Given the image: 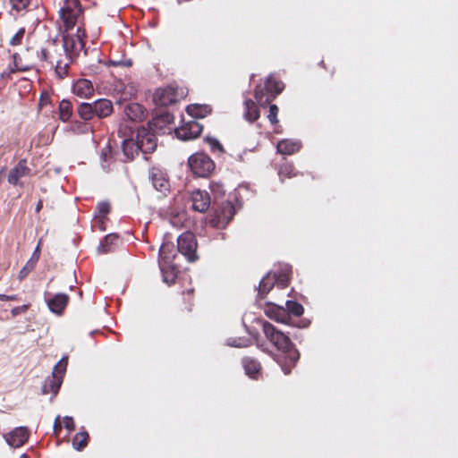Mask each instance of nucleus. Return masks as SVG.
<instances>
[{
  "label": "nucleus",
  "instance_id": "49",
  "mask_svg": "<svg viewBox=\"0 0 458 458\" xmlns=\"http://www.w3.org/2000/svg\"><path fill=\"white\" fill-rule=\"evenodd\" d=\"M29 308H30V304H24V305H21V306L14 307L11 310L12 316L13 317H17L18 315H20L21 313H25L29 310Z\"/></svg>",
  "mask_w": 458,
  "mask_h": 458
},
{
  "label": "nucleus",
  "instance_id": "57",
  "mask_svg": "<svg viewBox=\"0 0 458 458\" xmlns=\"http://www.w3.org/2000/svg\"><path fill=\"white\" fill-rule=\"evenodd\" d=\"M42 207H43V201H42V199H39L36 206V208H35L36 213H39L40 210L42 209Z\"/></svg>",
  "mask_w": 458,
  "mask_h": 458
},
{
  "label": "nucleus",
  "instance_id": "27",
  "mask_svg": "<svg viewBox=\"0 0 458 458\" xmlns=\"http://www.w3.org/2000/svg\"><path fill=\"white\" fill-rule=\"evenodd\" d=\"M243 116L247 121H249L250 123H253L259 118V116H260L259 110L256 103L253 100L247 99L244 101Z\"/></svg>",
  "mask_w": 458,
  "mask_h": 458
},
{
  "label": "nucleus",
  "instance_id": "12",
  "mask_svg": "<svg viewBox=\"0 0 458 458\" xmlns=\"http://www.w3.org/2000/svg\"><path fill=\"white\" fill-rule=\"evenodd\" d=\"M174 115L168 111H163L157 114L150 122L148 128L157 133H165L167 125L174 123Z\"/></svg>",
  "mask_w": 458,
  "mask_h": 458
},
{
  "label": "nucleus",
  "instance_id": "2",
  "mask_svg": "<svg viewBox=\"0 0 458 458\" xmlns=\"http://www.w3.org/2000/svg\"><path fill=\"white\" fill-rule=\"evenodd\" d=\"M37 56L42 66L54 68L57 78L63 80L69 73L70 62H66L60 46L55 41L47 42L37 52Z\"/></svg>",
  "mask_w": 458,
  "mask_h": 458
},
{
  "label": "nucleus",
  "instance_id": "45",
  "mask_svg": "<svg viewBox=\"0 0 458 458\" xmlns=\"http://www.w3.org/2000/svg\"><path fill=\"white\" fill-rule=\"evenodd\" d=\"M13 64L15 66V70L16 71L25 72V71H28L30 69V67L28 65H22L21 64V55L18 53H15L13 55Z\"/></svg>",
  "mask_w": 458,
  "mask_h": 458
},
{
  "label": "nucleus",
  "instance_id": "54",
  "mask_svg": "<svg viewBox=\"0 0 458 458\" xmlns=\"http://www.w3.org/2000/svg\"><path fill=\"white\" fill-rule=\"evenodd\" d=\"M18 295L0 294V301H18Z\"/></svg>",
  "mask_w": 458,
  "mask_h": 458
},
{
  "label": "nucleus",
  "instance_id": "9",
  "mask_svg": "<svg viewBox=\"0 0 458 458\" xmlns=\"http://www.w3.org/2000/svg\"><path fill=\"white\" fill-rule=\"evenodd\" d=\"M156 133L150 129L141 128L137 131L136 140L143 154L153 153L157 146Z\"/></svg>",
  "mask_w": 458,
  "mask_h": 458
},
{
  "label": "nucleus",
  "instance_id": "26",
  "mask_svg": "<svg viewBox=\"0 0 458 458\" xmlns=\"http://www.w3.org/2000/svg\"><path fill=\"white\" fill-rule=\"evenodd\" d=\"M301 144L292 140H282L277 143V152L284 155H293L299 151Z\"/></svg>",
  "mask_w": 458,
  "mask_h": 458
},
{
  "label": "nucleus",
  "instance_id": "33",
  "mask_svg": "<svg viewBox=\"0 0 458 458\" xmlns=\"http://www.w3.org/2000/svg\"><path fill=\"white\" fill-rule=\"evenodd\" d=\"M278 174L281 177L282 181H284V178H292L297 176L298 173L296 172L295 167L293 164L284 163L281 165Z\"/></svg>",
  "mask_w": 458,
  "mask_h": 458
},
{
  "label": "nucleus",
  "instance_id": "41",
  "mask_svg": "<svg viewBox=\"0 0 458 458\" xmlns=\"http://www.w3.org/2000/svg\"><path fill=\"white\" fill-rule=\"evenodd\" d=\"M25 35V29L21 28L10 39L9 44L13 47L20 46Z\"/></svg>",
  "mask_w": 458,
  "mask_h": 458
},
{
  "label": "nucleus",
  "instance_id": "52",
  "mask_svg": "<svg viewBox=\"0 0 458 458\" xmlns=\"http://www.w3.org/2000/svg\"><path fill=\"white\" fill-rule=\"evenodd\" d=\"M62 430V425H61V421H60V418L57 417L55 420V423H54V431H55V434L57 436L60 431Z\"/></svg>",
  "mask_w": 458,
  "mask_h": 458
},
{
  "label": "nucleus",
  "instance_id": "14",
  "mask_svg": "<svg viewBox=\"0 0 458 458\" xmlns=\"http://www.w3.org/2000/svg\"><path fill=\"white\" fill-rule=\"evenodd\" d=\"M154 101L162 106L172 105L177 101L176 91L173 87L158 89L154 94Z\"/></svg>",
  "mask_w": 458,
  "mask_h": 458
},
{
  "label": "nucleus",
  "instance_id": "23",
  "mask_svg": "<svg viewBox=\"0 0 458 458\" xmlns=\"http://www.w3.org/2000/svg\"><path fill=\"white\" fill-rule=\"evenodd\" d=\"M187 114L192 118H204L212 113L209 105L191 104L186 107Z\"/></svg>",
  "mask_w": 458,
  "mask_h": 458
},
{
  "label": "nucleus",
  "instance_id": "55",
  "mask_svg": "<svg viewBox=\"0 0 458 458\" xmlns=\"http://www.w3.org/2000/svg\"><path fill=\"white\" fill-rule=\"evenodd\" d=\"M39 253H40V250H39V246L38 245L36 250H34L31 258L29 260H35V264H37V262L39 259Z\"/></svg>",
  "mask_w": 458,
  "mask_h": 458
},
{
  "label": "nucleus",
  "instance_id": "51",
  "mask_svg": "<svg viewBox=\"0 0 458 458\" xmlns=\"http://www.w3.org/2000/svg\"><path fill=\"white\" fill-rule=\"evenodd\" d=\"M73 37L81 39V41H85V38L87 37L85 29L82 26H79L76 33L73 34Z\"/></svg>",
  "mask_w": 458,
  "mask_h": 458
},
{
  "label": "nucleus",
  "instance_id": "50",
  "mask_svg": "<svg viewBox=\"0 0 458 458\" xmlns=\"http://www.w3.org/2000/svg\"><path fill=\"white\" fill-rule=\"evenodd\" d=\"M64 425L69 431H72L75 429V424H74L73 419L72 417H68V416L64 417Z\"/></svg>",
  "mask_w": 458,
  "mask_h": 458
},
{
  "label": "nucleus",
  "instance_id": "1",
  "mask_svg": "<svg viewBox=\"0 0 458 458\" xmlns=\"http://www.w3.org/2000/svg\"><path fill=\"white\" fill-rule=\"evenodd\" d=\"M262 331L273 346L281 352L282 354L276 359V361L284 373L290 374L300 359V352L295 348L294 344L288 335L269 322L265 321L263 323Z\"/></svg>",
  "mask_w": 458,
  "mask_h": 458
},
{
  "label": "nucleus",
  "instance_id": "13",
  "mask_svg": "<svg viewBox=\"0 0 458 458\" xmlns=\"http://www.w3.org/2000/svg\"><path fill=\"white\" fill-rule=\"evenodd\" d=\"M264 312L270 319L279 323L288 324L291 320V317L284 307L274 304L272 302H267L266 304Z\"/></svg>",
  "mask_w": 458,
  "mask_h": 458
},
{
  "label": "nucleus",
  "instance_id": "58",
  "mask_svg": "<svg viewBox=\"0 0 458 458\" xmlns=\"http://www.w3.org/2000/svg\"><path fill=\"white\" fill-rule=\"evenodd\" d=\"M20 458H29V456H28L27 454H24L21 455V457H20Z\"/></svg>",
  "mask_w": 458,
  "mask_h": 458
},
{
  "label": "nucleus",
  "instance_id": "34",
  "mask_svg": "<svg viewBox=\"0 0 458 458\" xmlns=\"http://www.w3.org/2000/svg\"><path fill=\"white\" fill-rule=\"evenodd\" d=\"M286 308H284L287 310V313L289 316L292 314L295 317H300L303 314L304 309L302 305L297 301H287L285 303Z\"/></svg>",
  "mask_w": 458,
  "mask_h": 458
},
{
  "label": "nucleus",
  "instance_id": "28",
  "mask_svg": "<svg viewBox=\"0 0 458 458\" xmlns=\"http://www.w3.org/2000/svg\"><path fill=\"white\" fill-rule=\"evenodd\" d=\"M62 380L56 377H54V376L47 377L45 380V383L42 387V393L47 394L49 393H53L54 394H56L61 387Z\"/></svg>",
  "mask_w": 458,
  "mask_h": 458
},
{
  "label": "nucleus",
  "instance_id": "8",
  "mask_svg": "<svg viewBox=\"0 0 458 458\" xmlns=\"http://www.w3.org/2000/svg\"><path fill=\"white\" fill-rule=\"evenodd\" d=\"M234 214L235 210L232 203H223L212 215L209 224L215 228L223 229L230 223Z\"/></svg>",
  "mask_w": 458,
  "mask_h": 458
},
{
  "label": "nucleus",
  "instance_id": "39",
  "mask_svg": "<svg viewBox=\"0 0 458 458\" xmlns=\"http://www.w3.org/2000/svg\"><path fill=\"white\" fill-rule=\"evenodd\" d=\"M35 260H28L25 266L19 272V279L21 281L35 268Z\"/></svg>",
  "mask_w": 458,
  "mask_h": 458
},
{
  "label": "nucleus",
  "instance_id": "17",
  "mask_svg": "<svg viewBox=\"0 0 458 458\" xmlns=\"http://www.w3.org/2000/svg\"><path fill=\"white\" fill-rule=\"evenodd\" d=\"M149 180L157 191L162 193H165L167 191H169V181L165 178L161 170L157 168L150 169Z\"/></svg>",
  "mask_w": 458,
  "mask_h": 458
},
{
  "label": "nucleus",
  "instance_id": "38",
  "mask_svg": "<svg viewBox=\"0 0 458 458\" xmlns=\"http://www.w3.org/2000/svg\"><path fill=\"white\" fill-rule=\"evenodd\" d=\"M164 281L169 284H174L176 279V272L174 267L161 268Z\"/></svg>",
  "mask_w": 458,
  "mask_h": 458
},
{
  "label": "nucleus",
  "instance_id": "24",
  "mask_svg": "<svg viewBox=\"0 0 458 458\" xmlns=\"http://www.w3.org/2000/svg\"><path fill=\"white\" fill-rule=\"evenodd\" d=\"M276 282V279L273 275L267 274L259 282L258 288V297L259 299H265L267 293L273 289Z\"/></svg>",
  "mask_w": 458,
  "mask_h": 458
},
{
  "label": "nucleus",
  "instance_id": "46",
  "mask_svg": "<svg viewBox=\"0 0 458 458\" xmlns=\"http://www.w3.org/2000/svg\"><path fill=\"white\" fill-rule=\"evenodd\" d=\"M101 159L103 162H110L113 159V151L109 144L102 149Z\"/></svg>",
  "mask_w": 458,
  "mask_h": 458
},
{
  "label": "nucleus",
  "instance_id": "7",
  "mask_svg": "<svg viewBox=\"0 0 458 458\" xmlns=\"http://www.w3.org/2000/svg\"><path fill=\"white\" fill-rule=\"evenodd\" d=\"M66 62H70V64L73 63L80 53L85 47V41L76 38L73 34H66L63 36V46L60 47Z\"/></svg>",
  "mask_w": 458,
  "mask_h": 458
},
{
  "label": "nucleus",
  "instance_id": "35",
  "mask_svg": "<svg viewBox=\"0 0 458 458\" xmlns=\"http://www.w3.org/2000/svg\"><path fill=\"white\" fill-rule=\"evenodd\" d=\"M67 364H68V358L63 357L58 361V363L55 366L53 372H52V376H54V377H56V378H59V377H60V379L63 381L64 375L66 371Z\"/></svg>",
  "mask_w": 458,
  "mask_h": 458
},
{
  "label": "nucleus",
  "instance_id": "4",
  "mask_svg": "<svg viewBox=\"0 0 458 458\" xmlns=\"http://www.w3.org/2000/svg\"><path fill=\"white\" fill-rule=\"evenodd\" d=\"M191 171L199 177H208L215 170L214 161L205 153L197 152L188 159Z\"/></svg>",
  "mask_w": 458,
  "mask_h": 458
},
{
  "label": "nucleus",
  "instance_id": "18",
  "mask_svg": "<svg viewBox=\"0 0 458 458\" xmlns=\"http://www.w3.org/2000/svg\"><path fill=\"white\" fill-rule=\"evenodd\" d=\"M72 92L81 98H89L94 94V87L89 80L79 79L72 85Z\"/></svg>",
  "mask_w": 458,
  "mask_h": 458
},
{
  "label": "nucleus",
  "instance_id": "37",
  "mask_svg": "<svg viewBox=\"0 0 458 458\" xmlns=\"http://www.w3.org/2000/svg\"><path fill=\"white\" fill-rule=\"evenodd\" d=\"M273 276L276 279V284L278 288L284 289L290 284V275L288 272H282L278 275L274 274Z\"/></svg>",
  "mask_w": 458,
  "mask_h": 458
},
{
  "label": "nucleus",
  "instance_id": "22",
  "mask_svg": "<svg viewBox=\"0 0 458 458\" xmlns=\"http://www.w3.org/2000/svg\"><path fill=\"white\" fill-rule=\"evenodd\" d=\"M126 116L133 122H140L145 118V109L138 103H130L124 108Z\"/></svg>",
  "mask_w": 458,
  "mask_h": 458
},
{
  "label": "nucleus",
  "instance_id": "40",
  "mask_svg": "<svg viewBox=\"0 0 458 458\" xmlns=\"http://www.w3.org/2000/svg\"><path fill=\"white\" fill-rule=\"evenodd\" d=\"M118 237L115 234H108L104 238V242L101 243V248L103 249V252L107 253L111 250V248L108 245L114 244L117 241Z\"/></svg>",
  "mask_w": 458,
  "mask_h": 458
},
{
  "label": "nucleus",
  "instance_id": "32",
  "mask_svg": "<svg viewBox=\"0 0 458 458\" xmlns=\"http://www.w3.org/2000/svg\"><path fill=\"white\" fill-rule=\"evenodd\" d=\"M89 434L86 431L78 432L72 439V445L76 450L81 451L87 446Z\"/></svg>",
  "mask_w": 458,
  "mask_h": 458
},
{
  "label": "nucleus",
  "instance_id": "31",
  "mask_svg": "<svg viewBox=\"0 0 458 458\" xmlns=\"http://www.w3.org/2000/svg\"><path fill=\"white\" fill-rule=\"evenodd\" d=\"M77 113L79 117L85 122L91 120L95 116L91 103H81L77 107Z\"/></svg>",
  "mask_w": 458,
  "mask_h": 458
},
{
  "label": "nucleus",
  "instance_id": "43",
  "mask_svg": "<svg viewBox=\"0 0 458 458\" xmlns=\"http://www.w3.org/2000/svg\"><path fill=\"white\" fill-rule=\"evenodd\" d=\"M206 141L209 144L212 152H223L222 144L215 138L207 137Z\"/></svg>",
  "mask_w": 458,
  "mask_h": 458
},
{
  "label": "nucleus",
  "instance_id": "3",
  "mask_svg": "<svg viewBox=\"0 0 458 458\" xmlns=\"http://www.w3.org/2000/svg\"><path fill=\"white\" fill-rule=\"evenodd\" d=\"M284 84L274 76H268L264 84H259L254 90V97L258 104L266 106L270 104L284 89Z\"/></svg>",
  "mask_w": 458,
  "mask_h": 458
},
{
  "label": "nucleus",
  "instance_id": "6",
  "mask_svg": "<svg viewBox=\"0 0 458 458\" xmlns=\"http://www.w3.org/2000/svg\"><path fill=\"white\" fill-rule=\"evenodd\" d=\"M197 245L196 237L191 232H184L177 239L178 251L190 262L198 259Z\"/></svg>",
  "mask_w": 458,
  "mask_h": 458
},
{
  "label": "nucleus",
  "instance_id": "56",
  "mask_svg": "<svg viewBox=\"0 0 458 458\" xmlns=\"http://www.w3.org/2000/svg\"><path fill=\"white\" fill-rule=\"evenodd\" d=\"M49 103V96L48 94H42L40 98H39V105L40 106H45L47 104Z\"/></svg>",
  "mask_w": 458,
  "mask_h": 458
},
{
  "label": "nucleus",
  "instance_id": "48",
  "mask_svg": "<svg viewBox=\"0 0 458 458\" xmlns=\"http://www.w3.org/2000/svg\"><path fill=\"white\" fill-rule=\"evenodd\" d=\"M173 250V246L172 245H169V244H166V243H164L161 245L160 247V250H159V256L162 258V259H169L168 257V253L171 252Z\"/></svg>",
  "mask_w": 458,
  "mask_h": 458
},
{
  "label": "nucleus",
  "instance_id": "15",
  "mask_svg": "<svg viewBox=\"0 0 458 458\" xmlns=\"http://www.w3.org/2000/svg\"><path fill=\"white\" fill-rule=\"evenodd\" d=\"M69 296L65 293H56L47 299L48 309L55 314L62 315L69 303Z\"/></svg>",
  "mask_w": 458,
  "mask_h": 458
},
{
  "label": "nucleus",
  "instance_id": "11",
  "mask_svg": "<svg viewBox=\"0 0 458 458\" xmlns=\"http://www.w3.org/2000/svg\"><path fill=\"white\" fill-rule=\"evenodd\" d=\"M30 437V430L27 427H18L5 436L7 444L14 448L22 446Z\"/></svg>",
  "mask_w": 458,
  "mask_h": 458
},
{
  "label": "nucleus",
  "instance_id": "42",
  "mask_svg": "<svg viewBox=\"0 0 458 458\" xmlns=\"http://www.w3.org/2000/svg\"><path fill=\"white\" fill-rule=\"evenodd\" d=\"M10 3L13 10L21 12L29 6L30 0H10Z\"/></svg>",
  "mask_w": 458,
  "mask_h": 458
},
{
  "label": "nucleus",
  "instance_id": "44",
  "mask_svg": "<svg viewBox=\"0 0 458 458\" xmlns=\"http://www.w3.org/2000/svg\"><path fill=\"white\" fill-rule=\"evenodd\" d=\"M278 107L276 105H270L269 106V112L267 118L270 121L271 123L275 124L278 123L277 114H278Z\"/></svg>",
  "mask_w": 458,
  "mask_h": 458
},
{
  "label": "nucleus",
  "instance_id": "36",
  "mask_svg": "<svg viewBox=\"0 0 458 458\" xmlns=\"http://www.w3.org/2000/svg\"><path fill=\"white\" fill-rule=\"evenodd\" d=\"M71 131L77 134H86L92 131V128L85 121H73L71 123Z\"/></svg>",
  "mask_w": 458,
  "mask_h": 458
},
{
  "label": "nucleus",
  "instance_id": "20",
  "mask_svg": "<svg viewBox=\"0 0 458 458\" xmlns=\"http://www.w3.org/2000/svg\"><path fill=\"white\" fill-rule=\"evenodd\" d=\"M91 106L94 108L95 116L100 119L109 116L114 110L112 102L106 98L98 99L91 103Z\"/></svg>",
  "mask_w": 458,
  "mask_h": 458
},
{
  "label": "nucleus",
  "instance_id": "5",
  "mask_svg": "<svg viewBox=\"0 0 458 458\" xmlns=\"http://www.w3.org/2000/svg\"><path fill=\"white\" fill-rule=\"evenodd\" d=\"M81 14L82 8L79 0H64L59 10V16L65 30L72 29Z\"/></svg>",
  "mask_w": 458,
  "mask_h": 458
},
{
  "label": "nucleus",
  "instance_id": "19",
  "mask_svg": "<svg viewBox=\"0 0 458 458\" xmlns=\"http://www.w3.org/2000/svg\"><path fill=\"white\" fill-rule=\"evenodd\" d=\"M30 169L27 165V160L21 159L18 164L10 171L8 175V182L12 185H17L20 178L28 175Z\"/></svg>",
  "mask_w": 458,
  "mask_h": 458
},
{
  "label": "nucleus",
  "instance_id": "10",
  "mask_svg": "<svg viewBox=\"0 0 458 458\" xmlns=\"http://www.w3.org/2000/svg\"><path fill=\"white\" fill-rule=\"evenodd\" d=\"M203 130V125L196 120L184 123L174 130L176 137L182 140H191L198 138Z\"/></svg>",
  "mask_w": 458,
  "mask_h": 458
},
{
  "label": "nucleus",
  "instance_id": "47",
  "mask_svg": "<svg viewBox=\"0 0 458 458\" xmlns=\"http://www.w3.org/2000/svg\"><path fill=\"white\" fill-rule=\"evenodd\" d=\"M107 64L112 66L130 67L132 62L131 60H110Z\"/></svg>",
  "mask_w": 458,
  "mask_h": 458
},
{
  "label": "nucleus",
  "instance_id": "25",
  "mask_svg": "<svg viewBox=\"0 0 458 458\" xmlns=\"http://www.w3.org/2000/svg\"><path fill=\"white\" fill-rule=\"evenodd\" d=\"M242 367L245 370V373L252 378H256V376L259 373L261 369L260 363L254 358L251 357H244L242 360Z\"/></svg>",
  "mask_w": 458,
  "mask_h": 458
},
{
  "label": "nucleus",
  "instance_id": "53",
  "mask_svg": "<svg viewBox=\"0 0 458 458\" xmlns=\"http://www.w3.org/2000/svg\"><path fill=\"white\" fill-rule=\"evenodd\" d=\"M229 344L231 346H234V347H246L248 345L244 343H242L241 339H239V340L232 339L231 342L229 343Z\"/></svg>",
  "mask_w": 458,
  "mask_h": 458
},
{
  "label": "nucleus",
  "instance_id": "30",
  "mask_svg": "<svg viewBox=\"0 0 458 458\" xmlns=\"http://www.w3.org/2000/svg\"><path fill=\"white\" fill-rule=\"evenodd\" d=\"M110 209H111V207H110V204L109 202L107 201H102V202H99L97 206V208H96V215H95V219L101 224V230H105V228L102 226V225L104 224V221L106 219V216L108 215V213L110 212Z\"/></svg>",
  "mask_w": 458,
  "mask_h": 458
},
{
  "label": "nucleus",
  "instance_id": "29",
  "mask_svg": "<svg viewBox=\"0 0 458 458\" xmlns=\"http://www.w3.org/2000/svg\"><path fill=\"white\" fill-rule=\"evenodd\" d=\"M59 118L62 122H68L72 115V105L69 100L63 99L58 107Z\"/></svg>",
  "mask_w": 458,
  "mask_h": 458
},
{
  "label": "nucleus",
  "instance_id": "21",
  "mask_svg": "<svg viewBox=\"0 0 458 458\" xmlns=\"http://www.w3.org/2000/svg\"><path fill=\"white\" fill-rule=\"evenodd\" d=\"M123 155L124 159L123 162L131 161L135 156L140 151L137 140L126 139L123 141L122 145Z\"/></svg>",
  "mask_w": 458,
  "mask_h": 458
},
{
  "label": "nucleus",
  "instance_id": "16",
  "mask_svg": "<svg viewBox=\"0 0 458 458\" xmlns=\"http://www.w3.org/2000/svg\"><path fill=\"white\" fill-rule=\"evenodd\" d=\"M192 208L198 212H206L210 206L209 194L205 191L197 190L191 193Z\"/></svg>",
  "mask_w": 458,
  "mask_h": 458
}]
</instances>
